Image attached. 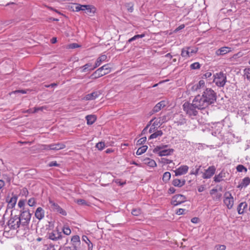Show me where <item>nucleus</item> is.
Returning a JSON list of instances; mask_svg holds the SVG:
<instances>
[{"label": "nucleus", "instance_id": "obj_27", "mask_svg": "<svg viewBox=\"0 0 250 250\" xmlns=\"http://www.w3.org/2000/svg\"><path fill=\"white\" fill-rule=\"evenodd\" d=\"M87 121V124L88 125H92L96 120V117L94 115H88L85 117Z\"/></svg>", "mask_w": 250, "mask_h": 250}, {"label": "nucleus", "instance_id": "obj_43", "mask_svg": "<svg viewBox=\"0 0 250 250\" xmlns=\"http://www.w3.org/2000/svg\"><path fill=\"white\" fill-rule=\"evenodd\" d=\"M200 64L198 62H196L192 63L190 65V67L192 69H199L200 68Z\"/></svg>", "mask_w": 250, "mask_h": 250}, {"label": "nucleus", "instance_id": "obj_19", "mask_svg": "<svg viewBox=\"0 0 250 250\" xmlns=\"http://www.w3.org/2000/svg\"><path fill=\"white\" fill-rule=\"evenodd\" d=\"M44 210L41 207H38L35 213V217L41 220L44 217Z\"/></svg>", "mask_w": 250, "mask_h": 250}, {"label": "nucleus", "instance_id": "obj_54", "mask_svg": "<svg viewBox=\"0 0 250 250\" xmlns=\"http://www.w3.org/2000/svg\"><path fill=\"white\" fill-rule=\"evenodd\" d=\"M186 209L183 208H179L176 211V214L178 215H182L184 214Z\"/></svg>", "mask_w": 250, "mask_h": 250}, {"label": "nucleus", "instance_id": "obj_47", "mask_svg": "<svg viewBox=\"0 0 250 250\" xmlns=\"http://www.w3.org/2000/svg\"><path fill=\"white\" fill-rule=\"evenodd\" d=\"M245 77L249 80H250V69H246L245 70Z\"/></svg>", "mask_w": 250, "mask_h": 250}, {"label": "nucleus", "instance_id": "obj_52", "mask_svg": "<svg viewBox=\"0 0 250 250\" xmlns=\"http://www.w3.org/2000/svg\"><path fill=\"white\" fill-rule=\"evenodd\" d=\"M161 162L164 164H169L172 162V161L166 158H162Z\"/></svg>", "mask_w": 250, "mask_h": 250}, {"label": "nucleus", "instance_id": "obj_21", "mask_svg": "<svg viewBox=\"0 0 250 250\" xmlns=\"http://www.w3.org/2000/svg\"><path fill=\"white\" fill-rule=\"evenodd\" d=\"M230 51V48L228 47H223L216 51L215 54L217 56H221L226 54Z\"/></svg>", "mask_w": 250, "mask_h": 250}, {"label": "nucleus", "instance_id": "obj_36", "mask_svg": "<svg viewBox=\"0 0 250 250\" xmlns=\"http://www.w3.org/2000/svg\"><path fill=\"white\" fill-rule=\"evenodd\" d=\"M145 36V35L144 34H142L141 35H136L132 37L131 38L129 39L127 41V42L130 43L133 41H134L138 39L143 38Z\"/></svg>", "mask_w": 250, "mask_h": 250}, {"label": "nucleus", "instance_id": "obj_51", "mask_svg": "<svg viewBox=\"0 0 250 250\" xmlns=\"http://www.w3.org/2000/svg\"><path fill=\"white\" fill-rule=\"evenodd\" d=\"M25 205V201L23 200H20L18 204V205L19 208H21L23 207Z\"/></svg>", "mask_w": 250, "mask_h": 250}, {"label": "nucleus", "instance_id": "obj_46", "mask_svg": "<svg viewBox=\"0 0 250 250\" xmlns=\"http://www.w3.org/2000/svg\"><path fill=\"white\" fill-rule=\"evenodd\" d=\"M146 141V137H144L141 138H140L139 140H138L137 142V145H141L143 144Z\"/></svg>", "mask_w": 250, "mask_h": 250}, {"label": "nucleus", "instance_id": "obj_33", "mask_svg": "<svg viewBox=\"0 0 250 250\" xmlns=\"http://www.w3.org/2000/svg\"><path fill=\"white\" fill-rule=\"evenodd\" d=\"M62 231L63 232V235H65L66 236L69 235L71 234V231L70 228L67 226H64L63 227L62 229Z\"/></svg>", "mask_w": 250, "mask_h": 250}, {"label": "nucleus", "instance_id": "obj_38", "mask_svg": "<svg viewBox=\"0 0 250 250\" xmlns=\"http://www.w3.org/2000/svg\"><path fill=\"white\" fill-rule=\"evenodd\" d=\"M105 75L109 73L111 71V67L109 66V64H106L101 67Z\"/></svg>", "mask_w": 250, "mask_h": 250}, {"label": "nucleus", "instance_id": "obj_1", "mask_svg": "<svg viewBox=\"0 0 250 250\" xmlns=\"http://www.w3.org/2000/svg\"><path fill=\"white\" fill-rule=\"evenodd\" d=\"M48 238L54 241H58L59 245L62 247L68 242V238L62 234V232L55 230L48 234Z\"/></svg>", "mask_w": 250, "mask_h": 250}, {"label": "nucleus", "instance_id": "obj_50", "mask_svg": "<svg viewBox=\"0 0 250 250\" xmlns=\"http://www.w3.org/2000/svg\"><path fill=\"white\" fill-rule=\"evenodd\" d=\"M21 193L22 195L27 197L29 194V192L26 188H24L21 190Z\"/></svg>", "mask_w": 250, "mask_h": 250}, {"label": "nucleus", "instance_id": "obj_63", "mask_svg": "<svg viewBox=\"0 0 250 250\" xmlns=\"http://www.w3.org/2000/svg\"><path fill=\"white\" fill-rule=\"evenodd\" d=\"M204 190H205V188L203 186H201L198 187V191L199 192H201L203 191Z\"/></svg>", "mask_w": 250, "mask_h": 250}, {"label": "nucleus", "instance_id": "obj_26", "mask_svg": "<svg viewBox=\"0 0 250 250\" xmlns=\"http://www.w3.org/2000/svg\"><path fill=\"white\" fill-rule=\"evenodd\" d=\"M105 75L104 71L103 70L102 67L98 68L92 75V76L94 78L101 77Z\"/></svg>", "mask_w": 250, "mask_h": 250}, {"label": "nucleus", "instance_id": "obj_44", "mask_svg": "<svg viewBox=\"0 0 250 250\" xmlns=\"http://www.w3.org/2000/svg\"><path fill=\"white\" fill-rule=\"evenodd\" d=\"M131 213L134 216H138L141 213V210L139 208H134L132 209Z\"/></svg>", "mask_w": 250, "mask_h": 250}, {"label": "nucleus", "instance_id": "obj_57", "mask_svg": "<svg viewBox=\"0 0 250 250\" xmlns=\"http://www.w3.org/2000/svg\"><path fill=\"white\" fill-rule=\"evenodd\" d=\"M75 5H76V6H75L74 10L76 12L81 11V8L82 7L80 6V4L76 3Z\"/></svg>", "mask_w": 250, "mask_h": 250}, {"label": "nucleus", "instance_id": "obj_7", "mask_svg": "<svg viewBox=\"0 0 250 250\" xmlns=\"http://www.w3.org/2000/svg\"><path fill=\"white\" fill-rule=\"evenodd\" d=\"M31 214L29 210H24L21 212L19 217L20 218L21 224V227L25 229L28 225Z\"/></svg>", "mask_w": 250, "mask_h": 250}, {"label": "nucleus", "instance_id": "obj_41", "mask_svg": "<svg viewBox=\"0 0 250 250\" xmlns=\"http://www.w3.org/2000/svg\"><path fill=\"white\" fill-rule=\"evenodd\" d=\"M76 203H77L79 205H85L88 206L89 204L86 202L85 200L83 199H77L75 201Z\"/></svg>", "mask_w": 250, "mask_h": 250}, {"label": "nucleus", "instance_id": "obj_16", "mask_svg": "<svg viewBox=\"0 0 250 250\" xmlns=\"http://www.w3.org/2000/svg\"><path fill=\"white\" fill-rule=\"evenodd\" d=\"M18 199V197L16 195L12 194V196L9 198L6 199V202L8 203V207L9 208H13L15 207Z\"/></svg>", "mask_w": 250, "mask_h": 250}, {"label": "nucleus", "instance_id": "obj_12", "mask_svg": "<svg viewBox=\"0 0 250 250\" xmlns=\"http://www.w3.org/2000/svg\"><path fill=\"white\" fill-rule=\"evenodd\" d=\"M49 202L51 208H52L53 211L58 212V213H60L62 215H66V212L62 208H61L57 204L55 203L51 200L49 201Z\"/></svg>", "mask_w": 250, "mask_h": 250}, {"label": "nucleus", "instance_id": "obj_32", "mask_svg": "<svg viewBox=\"0 0 250 250\" xmlns=\"http://www.w3.org/2000/svg\"><path fill=\"white\" fill-rule=\"evenodd\" d=\"M147 146H143L139 147L138 150L136 151V154L138 155H140L144 153H145L147 149Z\"/></svg>", "mask_w": 250, "mask_h": 250}, {"label": "nucleus", "instance_id": "obj_24", "mask_svg": "<svg viewBox=\"0 0 250 250\" xmlns=\"http://www.w3.org/2000/svg\"><path fill=\"white\" fill-rule=\"evenodd\" d=\"M143 161H144V163L146 165L150 167H155L157 166L155 161L152 159L149 158H145L143 160Z\"/></svg>", "mask_w": 250, "mask_h": 250}, {"label": "nucleus", "instance_id": "obj_5", "mask_svg": "<svg viewBox=\"0 0 250 250\" xmlns=\"http://www.w3.org/2000/svg\"><path fill=\"white\" fill-rule=\"evenodd\" d=\"M213 82L219 87H223L227 82L226 75L222 72L217 73L213 75Z\"/></svg>", "mask_w": 250, "mask_h": 250}, {"label": "nucleus", "instance_id": "obj_17", "mask_svg": "<svg viewBox=\"0 0 250 250\" xmlns=\"http://www.w3.org/2000/svg\"><path fill=\"white\" fill-rule=\"evenodd\" d=\"M188 167L187 166H182L174 171L175 175L177 176L185 174L188 172Z\"/></svg>", "mask_w": 250, "mask_h": 250}, {"label": "nucleus", "instance_id": "obj_48", "mask_svg": "<svg viewBox=\"0 0 250 250\" xmlns=\"http://www.w3.org/2000/svg\"><path fill=\"white\" fill-rule=\"evenodd\" d=\"M226 246L224 245H217L215 247V250H225Z\"/></svg>", "mask_w": 250, "mask_h": 250}, {"label": "nucleus", "instance_id": "obj_31", "mask_svg": "<svg viewBox=\"0 0 250 250\" xmlns=\"http://www.w3.org/2000/svg\"><path fill=\"white\" fill-rule=\"evenodd\" d=\"M95 12V8L94 7L90 5H86V9L85 12L91 15V14H94Z\"/></svg>", "mask_w": 250, "mask_h": 250}, {"label": "nucleus", "instance_id": "obj_20", "mask_svg": "<svg viewBox=\"0 0 250 250\" xmlns=\"http://www.w3.org/2000/svg\"><path fill=\"white\" fill-rule=\"evenodd\" d=\"M107 59V56L105 55H101L97 60L95 65L90 70H94L95 68H97L99 66H100L102 62L105 61Z\"/></svg>", "mask_w": 250, "mask_h": 250}, {"label": "nucleus", "instance_id": "obj_58", "mask_svg": "<svg viewBox=\"0 0 250 250\" xmlns=\"http://www.w3.org/2000/svg\"><path fill=\"white\" fill-rule=\"evenodd\" d=\"M82 240H83V241H84L87 244L88 243L89 241H90L89 240V239L88 238V237L85 235L83 236Z\"/></svg>", "mask_w": 250, "mask_h": 250}, {"label": "nucleus", "instance_id": "obj_22", "mask_svg": "<svg viewBox=\"0 0 250 250\" xmlns=\"http://www.w3.org/2000/svg\"><path fill=\"white\" fill-rule=\"evenodd\" d=\"M166 106L165 101H162L157 104L153 109L154 113L158 112Z\"/></svg>", "mask_w": 250, "mask_h": 250}, {"label": "nucleus", "instance_id": "obj_55", "mask_svg": "<svg viewBox=\"0 0 250 250\" xmlns=\"http://www.w3.org/2000/svg\"><path fill=\"white\" fill-rule=\"evenodd\" d=\"M156 130H157V127H154V126L151 125L149 129L148 132L149 133H151L155 132V131Z\"/></svg>", "mask_w": 250, "mask_h": 250}, {"label": "nucleus", "instance_id": "obj_8", "mask_svg": "<svg viewBox=\"0 0 250 250\" xmlns=\"http://www.w3.org/2000/svg\"><path fill=\"white\" fill-rule=\"evenodd\" d=\"M197 51V48L186 47L182 49L181 55L182 57L187 59L196 54Z\"/></svg>", "mask_w": 250, "mask_h": 250}, {"label": "nucleus", "instance_id": "obj_40", "mask_svg": "<svg viewBox=\"0 0 250 250\" xmlns=\"http://www.w3.org/2000/svg\"><path fill=\"white\" fill-rule=\"evenodd\" d=\"M223 180V175L222 173H219V174L215 175L214 177V181L216 182H220L222 181Z\"/></svg>", "mask_w": 250, "mask_h": 250}, {"label": "nucleus", "instance_id": "obj_62", "mask_svg": "<svg viewBox=\"0 0 250 250\" xmlns=\"http://www.w3.org/2000/svg\"><path fill=\"white\" fill-rule=\"evenodd\" d=\"M14 93H21L22 94H25L26 92L25 90H16L13 92Z\"/></svg>", "mask_w": 250, "mask_h": 250}, {"label": "nucleus", "instance_id": "obj_18", "mask_svg": "<svg viewBox=\"0 0 250 250\" xmlns=\"http://www.w3.org/2000/svg\"><path fill=\"white\" fill-rule=\"evenodd\" d=\"M71 241L73 246L72 250H77V247L80 245V238L79 236L77 235L73 236Z\"/></svg>", "mask_w": 250, "mask_h": 250}, {"label": "nucleus", "instance_id": "obj_29", "mask_svg": "<svg viewBox=\"0 0 250 250\" xmlns=\"http://www.w3.org/2000/svg\"><path fill=\"white\" fill-rule=\"evenodd\" d=\"M163 134V133L162 130H157L150 135V136L148 138V139L151 140L157 138L158 137H161V136H162Z\"/></svg>", "mask_w": 250, "mask_h": 250}, {"label": "nucleus", "instance_id": "obj_10", "mask_svg": "<svg viewBox=\"0 0 250 250\" xmlns=\"http://www.w3.org/2000/svg\"><path fill=\"white\" fill-rule=\"evenodd\" d=\"M163 147L157 146L154 151L157 152L160 156L170 155L174 152V149L172 148L165 149H163Z\"/></svg>", "mask_w": 250, "mask_h": 250}, {"label": "nucleus", "instance_id": "obj_60", "mask_svg": "<svg viewBox=\"0 0 250 250\" xmlns=\"http://www.w3.org/2000/svg\"><path fill=\"white\" fill-rule=\"evenodd\" d=\"M87 246H88V250H92V249H93V244L90 241H89V242L87 244Z\"/></svg>", "mask_w": 250, "mask_h": 250}, {"label": "nucleus", "instance_id": "obj_13", "mask_svg": "<svg viewBox=\"0 0 250 250\" xmlns=\"http://www.w3.org/2000/svg\"><path fill=\"white\" fill-rule=\"evenodd\" d=\"M216 171L214 166H210L204 172H203L202 177L204 179H209L214 175Z\"/></svg>", "mask_w": 250, "mask_h": 250}, {"label": "nucleus", "instance_id": "obj_45", "mask_svg": "<svg viewBox=\"0 0 250 250\" xmlns=\"http://www.w3.org/2000/svg\"><path fill=\"white\" fill-rule=\"evenodd\" d=\"M236 169L238 172H242L243 170L245 172H247V169L242 165H239L237 166Z\"/></svg>", "mask_w": 250, "mask_h": 250}, {"label": "nucleus", "instance_id": "obj_4", "mask_svg": "<svg viewBox=\"0 0 250 250\" xmlns=\"http://www.w3.org/2000/svg\"><path fill=\"white\" fill-rule=\"evenodd\" d=\"M202 96L209 105L213 104L216 100V93L211 88H207Z\"/></svg>", "mask_w": 250, "mask_h": 250}, {"label": "nucleus", "instance_id": "obj_3", "mask_svg": "<svg viewBox=\"0 0 250 250\" xmlns=\"http://www.w3.org/2000/svg\"><path fill=\"white\" fill-rule=\"evenodd\" d=\"M194 104L192 102V103L185 102L183 105L184 111L190 118L197 116L199 110Z\"/></svg>", "mask_w": 250, "mask_h": 250}, {"label": "nucleus", "instance_id": "obj_37", "mask_svg": "<svg viewBox=\"0 0 250 250\" xmlns=\"http://www.w3.org/2000/svg\"><path fill=\"white\" fill-rule=\"evenodd\" d=\"M171 177L170 173L169 172H166L164 173L163 176V180L165 182H168Z\"/></svg>", "mask_w": 250, "mask_h": 250}, {"label": "nucleus", "instance_id": "obj_6", "mask_svg": "<svg viewBox=\"0 0 250 250\" xmlns=\"http://www.w3.org/2000/svg\"><path fill=\"white\" fill-rule=\"evenodd\" d=\"M192 102L194 104V105L199 109H203L208 106L206 100L202 95H198L194 98Z\"/></svg>", "mask_w": 250, "mask_h": 250}, {"label": "nucleus", "instance_id": "obj_2", "mask_svg": "<svg viewBox=\"0 0 250 250\" xmlns=\"http://www.w3.org/2000/svg\"><path fill=\"white\" fill-rule=\"evenodd\" d=\"M21 221L18 215L11 217L7 222V227L4 228V231H8L9 229H17L20 227H22Z\"/></svg>", "mask_w": 250, "mask_h": 250}, {"label": "nucleus", "instance_id": "obj_53", "mask_svg": "<svg viewBox=\"0 0 250 250\" xmlns=\"http://www.w3.org/2000/svg\"><path fill=\"white\" fill-rule=\"evenodd\" d=\"M212 74L210 72H207L205 73L202 76V78H209L211 76Z\"/></svg>", "mask_w": 250, "mask_h": 250}, {"label": "nucleus", "instance_id": "obj_64", "mask_svg": "<svg viewBox=\"0 0 250 250\" xmlns=\"http://www.w3.org/2000/svg\"><path fill=\"white\" fill-rule=\"evenodd\" d=\"M168 192L169 193H173L175 192V189L173 187H171L169 188Z\"/></svg>", "mask_w": 250, "mask_h": 250}, {"label": "nucleus", "instance_id": "obj_39", "mask_svg": "<svg viewBox=\"0 0 250 250\" xmlns=\"http://www.w3.org/2000/svg\"><path fill=\"white\" fill-rule=\"evenodd\" d=\"M28 205L30 207H34L36 204V200L35 198H30L27 202Z\"/></svg>", "mask_w": 250, "mask_h": 250}, {"label": "nucleus", "instance_id": "obj_56", "mask_svg": "<svg viewBox=\"0 0 250 250\" xmlns=\"http://www.w3.org/2000/svg\"><path fill=\"white\" fill-rule=\"evenodd\" d=\"M48 166L49 167H58L59 166V165L57 163L56 161H52L49 163Z\"/></svg>", "mask_w": 250, "mask_h": 250}, {"label": "nucleus", "instance_id": "obj_34", "mask_svg": "<svg viewBox=\"0 0 250 250\" xmlns=\"http://www.w3.org/2000/svg\"><path fill=\"white\" fill-rule=\"evenodd\" d=\"M91 68H92L91 63H86L81 68L82 69L81 72H85L88 70H90V69Z\"/></svg>", "mask_w": 250, "mask_h": 250}, {"label": "nucleus", "instance_id": "obj_14", "mask_svg": "<svg viewBox=\"0 0 250 250\" xmlns=\"http://www.w3.org/2000/svg\"><path fill=\"white\" fill-rule=\"evenodd\" d=\"M65 145L62 143L52 144L46 146L45 148L49 150H58L65 148Z\"/></svg>", "mask_w": 250, "mask_h": 250}, {"label": "nucleus", "instance_id": "obj_25", "mask_svg": "<svg viewBox=\"0 0 250 250\" xmlns=\"http://www.w3.org/2000/svg\"><path fill=\"white\" fill-rule=\"evenodd\" d=\"M247 207V204L246 202L241 203L238 206L237 211L239 214H242L245 209Z\"/></svg>", "mask_w": 250, "mask_h": 250}, {"label": "nucleus", "instance_id": "obj_15", "mask_svg": "<svg viewBox=\"0 0 250 250\" xmlns=\"http://www.w3.org/2000/svg\"><path fill=\"white\" fill-rule=\"evenodd\" d=\"M102 94V92L100 90L95 91L91 93L86 95L84 99L85 100H93L97 98L100 95Z\"/></svg>", "mask_w": 250, "mask_h": 250}, {"label": "nucleus", "instance_id": "obj_59", "mask_svg": "<svg viewBox=\"0 0 250 250\" xmlns=\"http://www.w3.org/2000/svg\"><path fill=\"white\" fill-rule=\"evenodd\" d=\"M79 47V45L77 43H73L69 45L70 48H76Z\"/></svg>", "mask_w": 250, "mask_h": 250}, {"label": "nucleus", "instance_id": "obj_49", "mask_svg": "<svg viewBox=\"0 0 250 250\" xmlns=\"http://www.w3.org/2000/svg\"><path fill=\"white\" fill-rule=\"evenodd\" d=\"M44 250H56L54 246L53 245H46L44 247Z\"/></svg>", "mask_w": 250, "mask_h": 250}, {"label": "nucleus", "instance_id": "obj_28", "mask_svg": "<svg viewBox=\"0 0 250 250\" xmlns=\"http://www.w3.org/2000/svg\"><path fill=\"white\" fill-rule=\"evenodd\" d=\"M186 183L185 180H181L178 179H175L173 180L172 184L175 187H182Z\"/></svg>", "mask_w": 250, "mask_h": 250}, {"label": "nucleus", "instance_id": "obj_61", "mask_svg": "<svg viewBox=\"0 0 250 250\" xmlns=\"http://www.w3.org/2000/svg\"><path fill=\"white\" fill-rule=\"evenodd\" d=\"M191 222L193 223H197L199 222V218L197 217H193L191 219Z\"/></svg>", "mask_w": 250, "mask_h": 250}, {"label": "nucleus", "instance_id": "obj_35", "mask_svg": "<svg viewBox=\"0 0 250 250\" xmlns=\"http://www.w3.org/2000/svg\"><path fill=\"white\" fill-rule=\"evenodd\" d=\"M195 167H196L195 169H193L191 170V171L190 172V174L197 175L199 174V173H203L202 171H200V169L201 167L200 166H198V167L196 166Z\"/></svg>", "mask_w": 250, "mask_h": 250}, {"label": "nucleus", "instance_id": "obj_23", "mask_svg": "<svg viewBox=\"0 0 250 250\" xmlns=\"http://www.w3.org/2000/svg\"><path fill=\"white\" fill-rule=\"evenodd\" d=\"M250 184V178L249 177H245L242 181L239 184L237 188H246Z\"/></svg>", "mask_w": 250, "mask_h": 250}, {"label": "nucleus", "instance_id": "obj_30", "mask_svg": "<svg viewBox=\"0 0 250 250\" xmlns=\"http://www.w3.org/2000/svg\"><path fill=\"white\" fill-rule=\"evenodd\" d=\"M205 81L203 80H200L198 83L196 84H195L193 86V88L195 90H198V89H200L205 86Z\"/></svg>", "mask_w": 250, "mask_h": 250}, {"label": "nucleus", "instance_id": "obj_42", "mask_svg": "<svg viewBox=\"0 0 250 250\" xmlns=\"http://www.w3.org/2000/svg\"><path fill=\"white\" fill-rule=\"evenodd\" d=\"M104 146H105V144L104 142H99L96 145V147L99 150H103L104 148Z\"/></svg>", "mask_w": 250, "mask_h": 250}, {"label": "nucleus", "instance_id": "obj_9", "mask_svg": "<svg viewBox=\"0 0 250 250\" xmlns=\"http://www.w3.org/2000/svg\"><path fill=\"white\" fill-rule=\"evenodd\" d=\"M224 203L229 209H230L233 206L234 199L229 192H226L224 194Z\"/></svg>", "mask_w": 250, "mask_h": 250}, {"label": "nucleus", "instance_id": "obj_11", "mask_svg": "<svg viewBox=\"0 0 250 250\" xmlns=\"http://www.w3.org/2000/svg\"><path fill=\"white\" fill-rule=\"evenodd\" d=\"M186 200V198L185 196L181 194H177L172 197L171 203L172 205L176 206L185 202Z\"/></svg>", "mask_w": 250, "mask_h": 250}]
</instances>
